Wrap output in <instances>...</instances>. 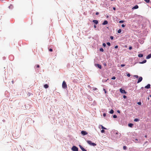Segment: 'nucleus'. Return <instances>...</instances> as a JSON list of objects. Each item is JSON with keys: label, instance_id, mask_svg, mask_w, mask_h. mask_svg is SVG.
<instances>
[{"label": "nucleus", "instance_id": "1", "mask_svg": "<svg viewBox=\"0 0 151 151\" xmlns=\"http://www.w3.org/2000/svg\"><path fill=\"white\" fill-rule=\"evenodd\" d=\"M62 86V88L64 89H65L67 88V85L65 81H63V82Z\"/></svg>", "mask_w": 151, "mask_h": 151}, {"label": "nucleus", "instance_id": "2", "mask_svg": "<svg viewBox=\"0 0 151 151\" xmlns=\"http://www.w3.org/2000/svg\"><path fill=\"white\" fill-rule=\"evenodd\" d=\"M87 143L90 145L95 146L96 145V144L94 143H92L91 141L87 140Z\"/></svg>", "mask_w": 151, "mask_h": 151}, {"label": "nucleus", "instance_id": "3", "mask_svg": "<svg viewBox=\"0 0 151 151\" xmlns=\"http://www.w3.org/2000/svg\"><path fill=\"white\" fill-rule=\"evenodd\" d=\"M71 150L73 151H78V148L75 146H73Z\"/></svg>", "mask_w": 151, "mask_h": 151}, {"label": "nucleus", "instance_id": "4", "mask_svg": "<svg viewBox=\"0 0 151 151\" xmlns=\"http://www.w3.org/2000/svg\"><path fill=\"white\" fill-rule=\"evenodd\" d=\"M120 92L122 93H126L127 92H126L124 90L122 89V88H120Z\"/></svg>", "mask_w": 151, "mask_h": 151}, {"label": "nucleus", "instance_id": "5", "mask_svg": "<svg viewBox=\"0 0 151 151\" xmlns=\"http://www.w3.org/2000/svg\"><path fill=\"white\" fill-rule=\"evenodd\" d=\"M81 133L83 135H86L88 134L87 132L86 131H82L81 132Z\"/></svg>", "mask_w": 151, "mask_h": 151}, {"label": "nucleus", "instance_id": "6", "mask_svg": "<svg viewBox=\"0 0 151 151\" xmlns=\"http://www.w3.org/2000/svg\"><path fill=\"white\" fill-rule=\"evenodd\" d=\"M142 77H139V78L138 80V81H137V83H139V82H141L142 81Z\"/></svg>", "mask_w": 151, "mask_h": 151}, {"label": "nucleus", "instance_id": "7", "mask_svg": "<svg viewBox=\"0 0 151 151\" xmlns=\"http://www.w3.org/2000/svg\"><path fill=\"white\" fill-rule=\"evenodd\" d=\"M93 22L94 23L96 24H97L98 23V21L96 20H94L93 21Z\"/></svg>", "mask_w": 151, "mask_h": 151}, {"label": "nucleus", "instance_id": "8", "mask_svg": "<svg viewBox=\"0 0 151 151\" xmlns=\"http://www.w3.org/2000/svg\"><path fill=\"white\" fill-rule=\"evenodd\" d=\"M108 23V21L106 20H105L102 23V24L104 25L107 24Z\"/></svg>", "mask_w": 151, "mask_h": 151}, {"label": "nucleus", "instance_id": "9", "mask_svg": "<svg viewBox=\"0 0 151 151\" xmlns=\"http://www.w3.org/2000/svg\"><path fill=\"white\" fill-rule=\"evenodd\" d=\"M150 84H148L147 86L145 87V88L147 89L149 88H150Z\"/></svg>", "mask_w": 151, "mask_h": 151}, {"label": "nucleus", "instance_id": "10", "mask_svg": "<svg viewBox=\"0 0 151 151\" xmlns=\"http://www.w3.org/2000/svg\"><path fill=\"white\" fill-rule=\"evenodd\" d=\"M151 58V54L148 55L146 57L147 59H149Z\"/></svg>", "mask_w": 151, "mask_h": 151}, {"label": "nucleus", "instance_id": "11", "mask_svg": "<svg viewBox=\"0 0 151 151\" xmlns=\"http://www.w3.org/2000/svg\"><path fill=\"white\" fill-rule=\"evenodd\" d=\"M138 6L137 5H136V6H134L132 8V9H138Z\"/></svg>", "mask_w": 151, "mask_h": 151}, {"label": "nucleus", "instance_id": "12", "mask_svg": "<svg viewBox=\"0 0 151 151\" xmlns=\"http://www.w3.org/2000/svg\"><path fill=\"white\" fill-rule=\"evenodd\" d=\"M115 134L116 135L119 134V136L120 137L121 136V134L120 133H119L117 131L116 132H115Z\"/></svg>", "mask_w": 151, "mask_h": 151}, {"label": "nucleus", "instance_id": "13", "mask_svg": "<svg viewBox=\"0 0 151 151\" xmlns=\"http://www.w3.org/2000/svg\"><path fill=\"white\" fill-rule=\"evenodd\" d=\"M96 65L98 67V68H99L101 69V65H100L99 64H97Z\"/></svg>", "mask_w": 151, "mask_h": 151}, {"label": "nucleus", "instance_id": "14", "mask_svg": "<svg viewBox=\"0 0 151 151\" xmlns=\"http://www.w3.org/2000/svg\"><path fill=\"white\" fill-rule=\"evenodd\" d=\"M44 86L45 88H47L49 86H48V85L47 84H45V85H44Z\"/></svg>", "mask_w": 151, "mask_h": 151}, {"label": "nucleus", "instance_id": "15", "mask_svg": "<svg viewBox=\"0 0 151 151\" xmlns=\"http://www.w3.org/2000/svg\"><path fill=\"white\" fill-rule=\"evenodd\" d=\"M138 56L139 58L142 57L143 56V55L142 54H138Z\"/></svg>", "mask_w": 151, "mask_h": 151}, {"label": "nucleus", "instance_id": "16", "mask_svg": "<svg viewBox=\"0 0 151 151\" xmlns=\"http://www.w3.org/2000/svg\"><path fill=\"white\" fill-rule=\"evenodd\" d=\"M79 146L80 148L83 151L85 150L80 145Z\"/></svg>", "mask_w": 151, "mask_h": 151}, {"label": "nucleus", "instance_id": "17", "mask_svg": "<svg viewBox=\"0 0 151 151\" xmlns=\"http://www.w3.org/2000/svg\"><path fill=\"white\" fill-rule=\"evenodd\" d=\"M133 124H132L131 123H129L128 124V126L131 127H132L133 126Z\"/></svg>", "mask_w": 151, "mask_h": 151}, {"label": "nucleus", "instance_id": "18", "mask_svg": "<svg viewBox=\"0 0 151 151\" xmlns=\"http://www.w3.org/2000/svg\"><path fill=\"white\" fill-rule=\"evenodd\" d=\"M114 111L113 109H111L109 112L110 113L112 114L114 113Z\"/></svg>", "mask_w": 151, "mask_h": 151}, {"label": "nucleus", "instance_id": "19", "mask_svg": "<svg viewBox=\"0 0 151 151\" xmlns=\"http://www.w3.org/2000/svg\"><path fill=\"white\" fill-rule=\"evenodd\" d=\"M147 61L146 60H145L143 61L142 62L140 63L141 64H143L145 63Z\"/></svg>", "mask_w": 151, "mask_h": 151}, {"label": "nucleus", "instance_id": "20", "mask_svg": "<svg viewBox=\"0 0 151 151\" xmlns=\"http://www.w3.org/2000/svg\"><path fill=\"white\" fill-rule=\"evenodd\" d=\"M100 126H101V128L103 129H106V128L104 127L102 125H100Z\"/></svg>", "mask_w": 151, "mask_h": 151}, {"label": "nucleus", "instance_id": "21", "mask_svg": "<svg viewBox=\"0 0 151 151\" xmlns=\"http://www.w3.org/2000/svg\"><path fill=\"white\" fill-rule=\"evenodd\" d=\"M139 120V119H137V118L135 119H134V121H135V122H137V121H138Z\"/></svg>", "mask_w": 151, "mask_h": 151}, {"label": "nucleus", "instance_id": "22", "mask_svg": "<svg viewBox=\"0 0 151 151\" xmlns=\"http://www.w3.org/2000/svg\"><path fill=\"white\" fill-rule=\"evenodd\" d=\"M100 51H101V52H103L104 50L102 48H101L100 49Z\"/></svg>", "mask_w": 151, "mask_h": 151}, {"label": "nucleus", "instance_id": "23", "mask_svg": "<svg viewBox=\"0 0 151 151\" xmlns=\"http://www.w3.org/2000/svg\"><path fill=\"white\" fill-rule=\"evenodd\" d=\"M127 147L126 146H124L123 147V149L124 150H126L127 149Z\"/></svg>", "mask_w": 151, "mask_h": 151}, {"label": "nucleus", "instance_id": "24", "mask_svg": "<svg viewBox=\"0 0 151 151\" xmlns=\"http://www.w3.org/2000/svg\"><path fill=\"white\" fill-rule=\"evenodd\" d=\"M146 3H148L150 2V0H144Z\"/></svg>", "mask_w": 151, "mask_h": 151}, {"label": "nucleus", "instance_id": "25", "mask_svg": "<svg viewBox=\"0 0 151 151\" xmlns=\"http://www.w3.org/2000/svg\"><path fill=\"white\" fill-rule=\"evenodd\" d=\"M121 29H119L118 31V33H121Z\"/></svg>", "mask_w": 151, "mask_h": 151}, {"label": "nucleus", "instance_id": "26", "mask_svg": "<svg viewBox=\"0 0 151 151\" xmlns=\"http://www.w3.org/2000/svg\"><path fill=\"white\" fill-rule=\"evenodd\" d=\"M106 44L109 46H110L111 45V44L109 42H108Z\"/></svg>", "mask_w": 151, "mask_h": 151}, {"label": "nucleus", "instance_id": "27", "mask_svg": "<svg viewBox=\"0 0 151 151\" xmlns=\"http://www.w3.org/2000/svg\"><path fill=\"white\" fill-rule=\"evenodd\" d=\"M101 132L102 133H104L105 132V131L104 129H102L101 131Z\"/></svg>", "mask_w": 151, "mask_h": 151}, {"label": "nucleus", "instance_id": "28", "mask_svg": "<svg viewBox=\"0 0 151 151\" xmlns=\"http://www.w3.org/2000/svg\"><path fill=\"white\" fill-rule=\"evenodd\" d=\"M124 22V21L123 20H121L119 21V23H122Z\"/></svg>", "mask_w": 151, "mask_h": 151}, {"label": "nucleus", "instance_id": "29", "mask_svg": "<svg viewBox=\"0 0 151 151\" xmlns=\"http://www.w3.org/2000/svg\"><path fill=\"white\" fill-rule=\"evenodd\" d=\"M113 117L114 118H116L117 117V116L116 115H113Z\"/></svg>", "mask_w": 151, "mask_h": 151}, {"label": "nucleus", "instance_id": "30", "mask_svg": "<svg viewBox=\"0 0 151 151\" xmlns=\"http://www.w3.org/2000/svg\"><path fill=\"white\" fill-rule=\"evenodd\" d=\"M134 77L136 78H138V76L137 75H134Z\"/></svg>", "mask_w": 151, "mask_h": 151}, {"label": "nucleus", "instance_id": "31", "mask_svg": "<svg viewBox=\"0 0 151 151\" xmlns=\"http://www.w3.org/2000/svg\"><path fill=\"white\" fill-rule=\"evenodd\" d=\"M116 79V78L115 76H113L111 78V79L112 80H114Z\"/></svg>", "mask_w": 151, "mask_h": 151}, {"label": "nucleus", "instance_id": "32", "mask_svg": "<svg viewBox=\"0 0 151 151\" xmlns=\"http://www.w3.org/2000/svg\"><path fill=\"white\" fill-rule=\"evenodd\" d=\"M127 76L128 77H129L130 76V73H128L127 74Z\"/></svg>", "mask_w": 151, "mask_h": 151}, {"label": "nucleus", "instance_id": "33", "mask_svg": "<svg viewBox=\"0 0 151 151\" xmlns=\"http://www.w3.org/2000/svg\"><path fill=\"white\" fill-rule=\"evenodd\" d=\"M137 104L139 105H141V102H138L137 103Z\"/></svg>", "mask_w": 151, "mask_h": 151}, {"label": "nucleus", "instance_id": "34", "mask_svg": "<svg viewBox=\"0 0 151 151\" xmlns=\"http://www.w3.org/2000/svg\"><path fill=\"white\" fill-rule=\"evenodd\" d=\"M103 46L104 47H105L106 46V44L105 43H103Z\"/></svg>", "mask_w": 151, "mask_h": 151}, {"label": "nucleus", "instance_id": "35", "mask_svg": "<svg viewBox=\"0 0 151 151\" xmlns=\"http://www.w3.org/2000/svg\"><path fill=\"white\" fill-rule=\"evenodd\" d=\"M103 90L104 91L105 93H106V90L105 89H104Z\"/></svg>", "mask_w": 151, "mask_h": 151}, {"label": "nucleus", "instance_id": "36", "mask_svg": "<svg viewBox=\"0 0 151 151\" xmlns=\"http://www.w3.org/2000/svg\"><path fill=\"white\" fill-rule=\"evenodd\" d=\"M36 68H39L40 67V66L38 65H36Z\"/></svg>", "mask_w": 151, "mask_h": 151}, {"label": "nucleus", "instance_id": "37", "mask_svg": "<svg viewBox=\"0 0 151 151\" xmlns=\"http://www.w3.org/2000/svg\"><path fill=\"white\" fill-rule=\"evenodd\" d=\"M125 25H124V24H123L122 25V27H125Z\"/></svg>", "mask_w": 151, "mask_h": 151}, {"label": "nucleus", "instance_id": "38", "mask_svg": "<svg viewBox=\"0 0 151 151\" xmlns=\"http://www.w3.org/2000/svg\"><path fill=\"white\" fill-rule=\"evenodd\" d=\"M49 50L50 51L52 52V50L51 48H50L49 49Z\"/></svg>", "mask_w": 151, "mask_h": 151}, {"label": "nucleus", "instance_id": "39", "mask_svg": "<svg viewBox=\"0 0 151 151\" xmlns=\"http://www.w3.org/2000/svg\"><path fill=\"white\" fill-rule=\"evenodd\" d=\"M110 39L111 40H113V37L112 36L110 37Z\"/></svg>", "mask_w": 151, "mask_h": 151}, {"label": "nucleus", "instance_id": "40", "mask_svg": "<svg viewBox=\"0 0 151 151\" xmlns=\"http://www.w3.org/2000/svg\"><path fill=\"white\" fill-rule=\"evenodd\" d=\"M123 97L124 99H126L127 98V96L125 95L123 96Z\"/></svg>", "mask_w": 151, "mask_h": 151}, {"label": "nucleus", "instance_id": "41", "mask_svg": "<svg viewBox=\"0 0 151 151\" xmlns=\"http://www.w3.org/2000/svg\"><path fill=\"white\" fill-rule=\"evenodd\" d=\"M132 47L131 46H130L129 47V49L130 50H131L132 49Z\"/></svg>", "mask_w": 151, "mask_h": 151}, {"label": "nucleus", "instance_id": "42", "mask_svg": "<svg viewBox=\"0 0 151 151\" xmlns=\"http://www.w3.org/2000/svg\"><path fill=\"white\" fill-rule=\"evenodd\" d=\"M103 116H106V114L105 113H104L103 114Z\"/></svg>", "mask_w": 151, "mask_h": 151}, {"label": "nucleus", "instance_id": "43", "mask_svg": "<svg viewBox=\"0 0 151 151\" xmlns=\"http://www.w3.org/2000/svg\"><path fill=\"white\" fill-rule=\"evenodd\" d=\"M124 66H125V65H124V64H122V65H121V66L122 67H124Z\"/></svg>", "mask_w": 151, "mask_h": 151}, {"label": "nucleus", "instance_id": "44", "mask_svg": "<svg viewBox=\"0 0 151 151\" xmlns=\"http://www.w3.org/2000/svg\"><path fill=\"white\" fill-rule=\"evenodd\" d=\"M118 47V46H116L115 47V48L116 49V48H117Z\"/></svg>", "mask_w": 151, "mask_h": 151}, {"label": "nucleus", "instance_id": "45", "mask_svg": "<svg viewBox=\"0 0 151 151\" xmlns=\"http://www.w3.org/2000/svg\"><path fill=\"white\" fill-rule=\"evenodd\" d=\"M96 15H98V14H99V13L98 12H96Z\"/></svg>", "mask_w": 151, "mask_h": 151}, {"label": "nucleus", "instance_id": "46", "mask_svg": "<svg viewBox=\"0 0 151 151\" xmlns=\"http://www.w3.org/2000/svg\"><path fill=\"white\" fill-rule=\"evenodd\" d=\"M117 112L119 113H120V111L118 110L117 111Z\"/></svg>", "mask_w": 151, "mask_h": 151}, {"label": "nucleus", "instance_id": "47", "mask_svg": "<svg viewBox=\"0 0 151 151\" xmlns=\"http://www.w3.org/2000/svg\"><path fill=\"white\" fill-rule=\"evenodd\" d=\"M113 9L114 10H116V8L114 7H113Z\"/></svg>", "mask_w": 151, "mask_h": 151}, {"label": "nucleus", "instance_id": "48", "mask_svg": "<svg viewBox=\"0 0 151 151\" xmlns=\"http://www.w3.org/2000/svg\"><path fill=\"white\" fill-rule=\"evenodd\" d=\"M94 27L95 28H96V25H94Z\"/></svg>", "mask_w": 151, "mask_h": 151}, {"label": "nucleus", "instance_id": "49", "mask_svg": "<svg viewBox=\"0 0 151 151\" xmlns=\"http://www.w3.org/2000/svg\"><path fill=\"white\" fill-rule=\"evenodd\" d=\"M145 137H146V138H147V135H145Z\"/></svg>", "mask_w": 151, "mask_h": 151}, {"label": "nucleus", "instance_id": "50", "mask_svg": "<svg viewBox=\"0 0 151 151\" xmlns=\"http://www.w3.org/2000/svg\"><path fill=\"white\" fill-rule=\"evenodd\" d=\"M12 83H14V81H12Z\"/></svg>", "mask_w": 151, "mask_h": 151}, {"label": "nucleus", "instance_id": "51", "mask_svg": "<svg viewBox=\"0 0 151 151\" xmlns=\"http://www.w3.org/2000/svg\"><path fill=\"white\" fill-rule=\"evenodd\" d=\"M1 1H3L4 0H0Z\"/></svg>", "mask_w": 151, "mask_h": 151}, {"label": "nucleus", "instance_id": "52", "mask_svg": "<svg viewBox=\"0 0 151 151\" xmlns=\"http://www.w3.org/2000/svg\"><path fill=\"white\" fill-rule=\"evenodd\" d=\"M143 87H142L141 88L143 89Z\"/></svg>", "mask_w": 151, "mask_h": 151}, {"label": "nucleus", "instance_id": "53", "mask_svg": "<svg viewBox=\"0 0 151 151\" xmlns=\"http://www.w3.org/2000/svg\"><path fill=\"white\" fill-rule=\"evenodd\" d=\"M109 17L108 16H107V17Z\"/></svg>", "mask_w": 151, "mask_h": 151}, {"label": "nucleus", "instance_id": "54", "mask_svg": "<svg viewBox=\"0 0 151 151\" xmlns=\"http://www.w3.org/2000/svg\"><path fill=\"white\" fill-rule=\"evenodd\" d=\"M150 96L151 97V95Z\"/></svg>", "mask_w": 151, "mask_h": 151}, {"label": "nucleus", "instance_id": "55", "mask_svg": "<svg viewBox=\"0 0 151 151\" xmlns=\"http://www.w3.org/2000/svg\"><path fill=\"white\" fill-rule=\"evenodd\" d=\"M104 65H106V64H104Z\"/></svg>", "mask_w": 151, "mask_h": 151}]
</instances>
